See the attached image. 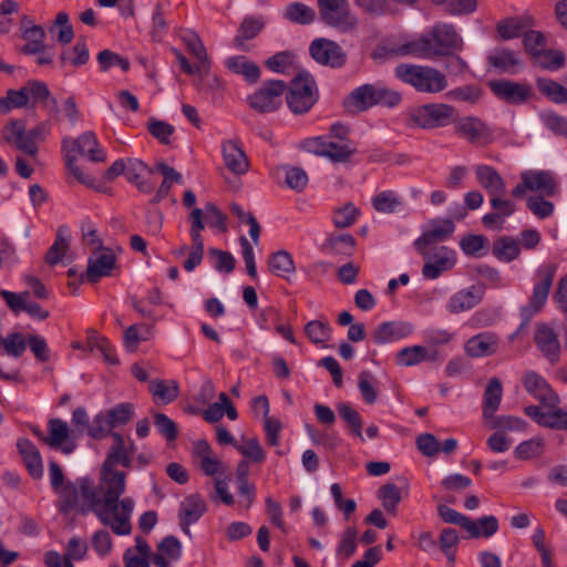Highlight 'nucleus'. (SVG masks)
<instances>
[{"instance_id": "nucleus-51", "label": "nucleus", "mask_w": 567, "mask_h": 567, "mask_svg": "<svg viewBox=\"0 0 567 567\" xmlns=\"http://www.w3.org/2000/svg\"><path fill=\"white\" fill-rule=\"evenodd\" d=\"M264 22L259 19L247 17L243 20L234 43L241 49L246 40L254 39L262 30Z\"/></svg>"}, {"instance_id": "nucleus-12", "label": "nucleus", "mask_w": 567, "mask_h": 567, "mask_svg": "<svg viewBox=\"0 0 567 567\" xmlns=\"http://www.w3.org/2000/svg\"><path fill=\"white\" fill-rule=\"evenodd\" d=\"M309 52L312 59L321 64L331 68H341L346 63V53L334 41L319 38L311 42Z\"/></svg>"}, {"instance_id": "nucleus-8", "label": "nucleus", "mask_w": 567, "mask_h": 567, "mask_svg": "<svg viewBox=\"0 0 567 567\" xmlns=\"http://www.w3.org/2000/svg\"><path fill=\"white\" fill-rule=\"evenodd\" d=\"M461 43L462 39L452 23L437 22L427 34V58L432 54L450 55Z\"/></svg>"}, {"instance_id": "nucleus-48", "label": "nucleus", "mask_w": 567, "mask_h": 567, "mask_svg": "<svg viewBox=\"0 0 567 567\" xmlns=\"http://www.w3.org/2000/svg\"><path fill=\"white\" fill-rule=\"evenodd\" d=\"M87 343L90 350L99 351L103 355V359L107 364H118V360L115 353L113 352V348L107 339L99 336L95 331H91L87 337Z\"/></svg>"}, {"instance_id": "nucleus-64", "label": "nucleus", "mask_w": 567, "mask_h": 567, "mask_svg": "<svg viewBox=\"0 0 567 567\" xmlns=\"http://www.w3.org/2000/svg\"><path fill=\"white\" fill-rule=\"evenodd\" d=\"M524 47L533 59L547 48L546 37L539 31L526 30L524 34Z\"/></svg>"}, {"instance_id": "nucleus-45", "label": "nucleus", "mask_w": 567, "mask_h": 567, "mask_svg": "<svg viewBox=\"0 0 567 567\" xmlns=\"http://www.w3.org/2000/svg\"><path fill=\"white\" fill-rule=\"evenodd\" d=\"M455 225L450 218H434L427 223V245L431 241H442L451 236Z\"/></svg>"}, {"instance_id": "nucleus-55", "label": "nucleus", "mask_w": 567, "mask_h": 567, "mask_svg": "<svg viewBox=\"0 0 567 567\" xmlns=\"http://www.w3.org/2000/svg\"><path fill=\"white\" fill-rule=\"evenodd\" d=\"M543 125L553 134L567 138V118L554 111H545L539 114Z\"/></svg>"}, {"instance_id": "nucleus-50", "label": "nucleus", "mask_w": 567, "mask_h": 567, "mask_svg": "<svg viewBox=\"0 0 567 567\" xmlns=\"http://www.w3.org/2000/svg\"><path fill=\"white\" fill-rule=\"evenodd\" d=\"M373 208L382 214L395 213L402 205L401 197L392 192L384 190L379 193L372 200Z\"/></svg>"}, {"instance_id": "nucleus-54", "label": "nucleus", "mask_w": 567, "mask_h": 567, "mask_svg": "<svg viewBox=\"0 0 567 567\" xmlns=\"http://www.w3.org/2000/svg\"><path fill=\"white\" fill-rule=\"evenodd\" d=\"M544 446V439L539 436L533 437L519 443L514 451V455L516 458L523 461L538 457L543 454Z\"/></svg>"}, {"instance_id": "nucleus-1", "label": "nucleus", "mask_w": 567, "mask_h": 567, "mask_svg": "<svg viewBox=\"0 0 567 567\" xmlns=\"http://www.w3.org/2000/svg\"><path fill=\"white\" fill-rule=\"evenodd\" d=\"M111 436L113 444L101 467L97 486L112 522V532L125 536L132 533L135 502L132 497H121L126 491V474L114 470V466L132 467L136 446L131 439L125 440L117 432H111Z\"/></svg>"}, {"instance_id": "nucleus-42", "label": "nucleus", "mask_w": 567, "mask_h": 567, "mask_svg": "<svg viewBox=\"0 0 567 567\" xmlns=\"http://www.w3.org/2000/svg\"><path fill=\"white\" fill-rule=\"evenodd\" d=\"M45 31L42 27L25 30L23 34H21L25 44L20 49V51L25 55H33L42 52L43 48L48 47L45 44Z\"/></svg>"}, {"instance_id": "nucleus-49", "label": "nucleus", "mask_w": 567, "mask_h": 567, "mask_svg": "<svg viewBox=\"0 0 567 567\" xmlns=\"http://www.w3.org/2000/svg\"><path fill=\"white\" fill-rule=\"evenodd\" d=\"M460 537L454 528H444L441 532L439 544L442 553L447 558V563L450 567L454 566L455 556H456V546L458 544Z\"/></svg>"}, {"instance_id": "nucleus-11", "label": "nucleus", "mask_w": 567, "mask_h": 567, "mask_svg": "<svg viewBox=\"0 0 567 567\" xmlns=\"http://www.w3.org/2000/svg\"><path fill=\"white\" fill-rule=\"evenodd\" d=\"M523 385L527 393L539 401L544 408H556L560 399L547 380L535 371H527L523 377Z\"/></svg>"}, {"instance_id": "nucleus-37", "label": "nucleus", "mask_w": 567, "mask_h": 567, "mask_svg": "<svg viewBox=\"0 0 567 567\" xmlns=\"http://www.w3.org/2000/svg\"><path fill=\"white\" fill-rule=\"evenodd\" d=\"M70 246V233L66 226H60L56 230L55 240L45 255V261L53 266L59 264L65 256Z\"/></svg>"}, {"instance_id": "nucleus-26", "label": "nucleus", "mask_w": 567, "mask_h": 567, "mask_svg": "<svg viewBox=\"0 0 567 567\" xmlns=\"http://www.w3.org/2000/svg\"><path fill=\"white\" fill-rule=\"evenodd\" d=\"M320 19L327 25L342 33L352 32L358 25V19L350 12L348 3L339 6V9H336V11H329L328 17L321 14Z\"/></svg>"}, {"instance_id": "nucleus-40", "label": "nucleus", "mask_w": 567, "mask_h": 567, "mask_svg": "<svg viewBox=\"0 0 567 567\" xmlns=\"http://www.w3.org/2000/svg\"><path fill=\"white\" fill-rule=\"evenodd\" d=\"M379 381L371 371L363 370L358 375V389L363 402L371 405L378 401Z\"/></svg>"}, {"instance_id": "nucleus-36", "label": "nucleus", "mask_w": 567, "mask_h": 567, "mask_svg": "<svg viewBox=\"0 0 567 567\" xmlns=\"http://www.w3.org/2000/svg\"><path fill=\"white\" fill-rule=\"evenodd\" d=\"M498 530V519L494 515L482 516L477 520L470 517L466 533L471 538H489Z\"/></svg>"}, {"instance_id": "nucleus-18", "label": "nucleus", "mask_w": 567, "mask_h": 567, "mask_svg": "<svg viewBox=\"0 0 567 567\" xmlns=\"http://www.w3.org/2000/svg\"><path fill=\"white\" fill-rule=\"evenodd\" d=\"M206 511V503L200 495L192 494L185 497L179 505L178 512L179 525L183 532L189 535V526L198 522Z\"/></svg>"}, {"instance_id": "nucleus-15", "label": "nucleus", "mask_w": 567, "mask_h": 567, "mask_svg": "<svg viewBox=\"0 0 567 567\" xmlns=\"http://www.w3.org/2000/svg\"><path fill=\"white\" fill-rule=\"evenodd\" d=\"M116 266V257L112 250L101 248L89 257L85 278L92 284H96L101 278L112 275Z\"/></svg>"}, {"instance_id": "nucleus-2", "label": "nucleus", "mask_w": 567, "mask_h": 567, "mask_svg": "<svg viewBox=\"0 0 567 567\" xmlns=\"http://www.w3.org/2000/svg\"><path fill=\"white\" fill-rule=\"evenodd\" d=\"M49 476L51 486L59 497L58 509L60 513L74 512L82 516L93 513L103 525L112 528V522L103 504L99 486L91 477H79L74 482L64 483L62 468L54 460L49 462Z\"/></svg>"}, {"instance_id": "nucleus-57", "label": "nucleus", "mask_w": 567, "mask_h": 567, "mask_svg": "<svg viewBox=\"0 0 567 567\" xmlns=\"http://www.w3.org/2000/svg\"><path fill=\"white\" fill-rule=\"evenodd\" d=\"M359 214L360 210L352 203H347L333 210L332 221L337 228H347L355 223Z\"/></svg>"}, {"instance_id": "nucleus-31", "label": "nucleus", "mask_w": 567, "mask_h": 567, "mask_svg": "<svg viewBox=\"0 0 567 567\" xmlns=\"http://www.w3.org/2000/svg\"><path fill=\"white\" fill-rule=\"evenodd\" d=\"M503 396V385L499 379L492 378L483 394V417H493L498 410Z\"/></svg>"}, {"instance_id": "nucleus-24", "label": "nucleus", "mask_w": 567, "mask_h": 567, "mask_svg": "<svg viewBox=\"0 0 567 567\" xmlns=\"http://www.w3.org/2000/svg\"><path fill=\"white\" fill-rule=\"evenodd\" d=\"M483 295V289L477 286L462 289L450 298L446 308L452 313L470 310L481 302Z\"/></svg>"}, {"instance_id": "nucleus-23", "label": "nucleus", "mask_w": 567, "mask_h": 567, "mask_svg": "<svg viewBox=\"0 0 567 567\" xmlns=\"http://www.w3.org/2000/svg\"><path fill=\"white\" fill-rule=\"evenodd\" d=\"M454 338V332L447 329H431L427 331V362H441L446 357L444 347Z\"/></svg>"}, {"instance_id": "nucleus-58", "label": "nucleus", "mask_w": 567, "mask_h": 567, "mask_svg": "<svg viewBox=\"0 0 567 567\" xmlns=\"http://www.w3.org/2000/svg\"><path fill=\"white\" fill-rule=\"evenodd\" d=\"M378 497L385 511L394 513L401 501V493L395 484L386 483L378 491Z\"/></svg>"}, {"instance_id": "nucleus-20", "label": "nucleus", "mask_w": 567, "mask_h": 567, "mask_svg": "<svg viewBox=\"0 0 567 567\" xmlns=\"http://www.w3.org/2000/svg\"><path fill=\"white\" fill-rule=\"evenodd\" d=\"M4 140L13 144L18 150L31 157H35L39 147L37 143L27 134L25 127L21 122H12L4 127Z\"/></svg>"}, {"instance_id": "nucleus-60", "label": "nucleus", "mask_w": 567, "mask_h": 567, "mask_svg": "<svg viewBox=\"0 0 567 567\" xmlns=\"http://www.w3.org/2000/svg\"><path fill=\"white\" fill-rule=\"evenodd\" d=\"M355 246V239L350 234H342L338 236H331L326 239L324 247L329 248L333 252L350 255L352 254Z\"/></svg>"}, {"instance_id": "nucleus-52", "label": "nucleus", "mask_w": 567, "mask_h": 567, "mask_svg": "<svg viewBox=\"0 0 567 567\" xmlns=\"http://www.w3.org/2000/svg\"><path fill=\"white\" fill-rule=\"evenodd\" d=\"M527 25L522 18H509L498 22L497 32L503 40L524 37Z\"/></svg>"}, {"instance_id": "nucleus-19", "label": "nucleus", "mask_w": 567, "mask_h": 567, "mask_svg": "<svg viewBox=\"0 0 567 567\" xmlns=\"http://www.w3.org/2000/svg\"><path fill=\"white\" fill-rule=\"evenodd\" d=\"M474 173L478 185L487 192L491 198L506 193V184L493 166L486 164L475 165Z\"/></svg>"}, {"instance_id": "nucleus-27", "label": "nucleus", "mask_w": 567, "mask_h": 567, "mask_svg": "<svg viewBox=\"0 0 567 567\" xmlns=\"http://www.w3.org/2000/svg\"><path fill=\"white\" fill-rule=\"evenodd\" d=\"M221 151L225 165L230 172L243 175L248 171L249 163L247 156L236 142H224Z\"/></svg>"}, {"instance_id": "nucleus-7", "label": "nucleus", "mask_w": 567, "mask_h": 567, "mask_svg": "<svg viewBox=\"0 0 567 567\" xmlns=\"http://www.w3.org/2000/svg\"><path fill=\"white\" fill-rule=\"evenodd\" d=\"M286 83L281 80H270L247 97L249 106L265 114L277 111L282 104Z\"/></svg>"}, {"instance_id": "nucleus-17", "label": "nucleus", "mask_w": 567, "mask_h": 567, "mask_svg": "<svg viewBox=\"0 0 567 567\" xmlns=\"http://www.w3.org/2000/svg\"><path fill=\"white\" fill-rule=\"evenodd\" d=\"M456 264V254L445 246L427 249V279H436L450 271Z\"/></svg>"}, {"instance_id": "nucleus-14", "label": "nucleus", "mask_w": 567, "mask_h": 567, "mask_svg": "<svg viewBox=\"0 0 567 567\" xmlns=\"http://www.w3.org/2000/svg\"><path fill=\"white\" fill-rule=\"evenodd\" d=\"M456 133L472 144H487L492 140L491 128L478 117L466 116L456 120Z\"/></svg>"}, {"instance_id": "nucleus-21", "label": "nucleus", "mask_w": 567, "mask_h": 567, "mask_svg": "<svg viewBox=\"0 0 567 567\" xmlns=\"http://www.w3.org/2000/svg\"><path fill=\"white\" fill-rule=\"evenodd\" d=\"M498 346V337L489 331L481 332L470 338L464 350L471 358L488 357L496 352Z\"/></svg>"}, {"instance_id": "nucleus-34", "label": "nucleus", "mask_w": 567, "mask_h": 567, "mask_svg": "<svg viewBox=\"0 0 567 567\" xmlns=\"http://www.w3.org/2000/svg\"><path fill=\"white\" fill-rule=\"evenodd\" d=\"M394 73L401 81L414 86L421 92L425 91V70L423 66L403 63L395 68Z\"/></svg>"}, {"instance_id": "nucleus-28", "label": "nucleus", "mask_w": 567, "mask_h": 567, "mask_svg": "<svg viewBox=\"0 0 567 567\" xmlns=\"http://www.w3.org/2000/svg\"><path fill=\"white\" fill-rule=\"evenodd\" d=\"M375 84H363L354 89L344 100V105L350 112H363L373 106Z\"/></svg>"}, {"instance_id": "nucleus-39", "label": "nucleus", "mask_w": 567, "mask_h": 567, "mask_svg": "<svg viewBox=\"0 0 567 567\" xmlns=\"http://www.w3.org/2000/svg\"><path fill=\"white\" fill-rule=\"evenodd\" d=\"M520 254L518 240L509 236H503L493 244V255L501 261L511 262Z\"/></svg>"}, {"instance_id": "nucleus-6", "label": "nucleus", "mask_w": 567, "mask_h": 567, "mask_svg": "<svg viewBox=\"0 0 567 567\" xmlns=\"http://www.w3.org/2000/svg\"><path fill=\"white\" fill-rule=\"evenodd\" d=\"M302 147L312 154L324 156L334 163H346L355 153L357 147L350 142H334L330 136L307 138Z\"/></svg>"}, {"instance_id": "nucleus-13", "label": "nucleus", "mask_w": 567, "mask_h": 567, "mask_svg": "<svg viewBox=\"0 0 567 567\" xmlns=\"http://www.w3.org/2000/svg\"><path fill=\"white\" fill-rule=\"evenodd\" d=\"M488 85L496 97L513 105L524 104L533 93L530 85L509 80H494Z\"/></svg>"}, {"instance_id": "nucleus-3", "label": "nucleus", "mask_w": 567, "mask_h": 567, "mask_svg": "<svg viewBox=\"0 0 567 567\" xmlns=\"http://www.w3.org/2000/svg\"><path fill=\"white\" fill-rule=\"evenodd\" d=\"M62 152L68 171L81 184L93 187L94 177L84 173L76 163V153L86 156L91 162L103 163L106 161L105 151L100 146L96 135L92 131L84 132L78 138L64 137Z\"/></svg>"}, {"instance_id": "nucleus-29", "label": "nucleus", "mask_w": 567, "mask_h": 567, "mask_svg": "<svg viewBox=\"0 0 567 567\" xmlns=\"http://www.w3.org/2000/svg\"><path fill=\"white\" fill-rule=\"evenodd\" d=\"M456 110L444 103H427V128L445 127L456 122Z\"/></svg>"}, {"instance_id": "nucleus-10", "label": "nucleus", "mask_w": 567, "mask_h": 567, "mask_svg": "<svg viewBox=\"0 0 567 567\" xmlns=\"http://www.w3.org/2000/svg\"><path fill=\"white\" fill-rule=\"evenodd\" d=\"M486 63L489 69L511 75L517 74L524 69L520 52L502 45L489 51Z\"/></svg>"}, {"instance_id": "nucleus-33", "label": "nucleus", "mask_w": 567, "mask_h": 567, "mask_svg": "<svg viewBox=\"0 0 567 567\" xmlns=\"http://www.w3.org/2000/svg\"><path fill=\"white\" fill-rule=\"evenodd\" d=\"M155 403L169 404L175 401L179 393L178 383L174 380H153L148 385Z\"/></svg>"}, {"instance_id": "nucleus-22", "label": "nucleus", "mask_w": 567, "mask_h": 567, "mask_svg": "<svg viewBox=\"0 0 567 567\" xmlns=\"http://www.w3.org/2000/svg\"><path fill=\"white\" fill-rule=\"evenodd\" d=\"M17 447L29 474L40 480L43 476V462L39 449L28 439H19Z\"/></svg>"}, {"instance_id": "nucleus-43", "label": "nucleus", "mask_w": 567, "mask_h": 567, "mask_svg": "<svg viewBox=\"0 0 567 567\" xmlns=\"http://www.w3.org/2000/svg\"><path fill=\"white\" fill-rule=\"evenodd\" d=\"M269 269L278 277L289 278L295 272L292 256L286 250L272 254L269 259Z\"/></svg>"}, {"instance_id": "nucleus-25", "label": "nucleus", "mask_w": 567, "mask_h": 567, "mask_svg": "<svg viewBox=\"0 0 567 567\" xmlns=\"http://www.w3.org/2000/svg\"><path fill=\"white\" fill-rule=\"evenodd\" d=\"M412 332L409 323L386 321L379 324L372 333V339L378 344L398 341Z\"/></svg>"}, {"instance_id": "nucleus-63", "label": "nucleus", "mask_w": 567, "mask_h": 567, "mask_svg": "<svg viewBox=\"0 0 567 567\" xmlns=\"http://www.w3.org/2000/svg\"><path fill=\"white\" fill-rule=\"evenodd\" d=\"M357 549V530L354 527H347L341 535L340 543L336 549L338 557L350 558Z\"/></svg>"}, {"instance_id": "nucleus-5", "label": "nucleus", "mask_w": 567, "mask_h": 567, "mask_svg": "<svg viewBox=\"0 0 567 567\" xmlns=\"http://www.w3.org/2000/svg\"><path fill=\"white\" fill-rule=\"evenodd\" d=\"M317 97L315 80L308 73H299L291 81L286 99L295 114H303L312 107Z\"/></svg>"}, {"instance_id": "nucleus-38", "label": "nucleus", "mask_w": 567, "mask_h": 567, "mask_svg": "<svg viewBox=\"0 0 567 567\" xmlns=\"http://www.w3.org/2000/svg\"><path fill=\"white\" fill-rule=\"evenodd\" d=\"M226 66L236 74H241L249 83H256L260 78L259 66L245 56H233L226 61Z\"/></svg>"}, {"instance_id": "nucleus-59", "label": "nucleus", "mask_w": 567, "mask_h": 567, "mask_svg": "<svg viewBox=\"0 0 567 567\" xmlns=\"http://www.w3.org/2000/svg\"><path fill=\"white\" fill-rule=\"evenodd\" d=\"M402 101V96L399 92L386 87L381 83H375V93L373 96V106L382 105L386 107H394Z\"/></svg>"}, {"instance_id": "nucleus-4", "label": "nucleus", "mask_w": 567, "mask_h": 567, "mask_svg": "<svg viewBox=\"0 0 567 567\" xmlns=\"http://www.w3.org/2000/svg\"><path fill=\"white\" fill-rule=\"evenodd\" d=\"M557 271L555 264H543L536 271L537 281L534 285L533 293L527 305L523 306L519 310L522 322L515 333L511 336V339L527 328L532 318L540 312L543 307L546 305L553 281Z\"/></svg>"}, {"instance_id": "nucleus-62", "label": "nucleus", "mask_w": 567, "mask_h": 567, "mask_svg": "<svg viewBox=\"0 0 567 567\" xmlns=\"http://www.w3.org/2000/svg\"><path fill=\"white\" fill-rule=\"evenodd\" d=\"M234 446L240 454L252 462L261 463L266 458V454L256 437L247 439L241 444H234Z\"/></svg>"}, {"instance_id": "nucleus-41", "label": "nucleus", "mask_w": 567, "mask_h": 567, "mask_svg": "<svg viewBox=\"0 0 567 567\" xmlns=\"http://www.w3.org/2000/svg\"><path fill=\"white\" fill-rule=\"evenodd\" d=\"M435 6L453 17L470 16L477 9V0H431Z\"/></svg>"}, {"instance_id": "nucleus-46", "label": "nucleus", "mask_w": 567, "mask_h": 567, "mask_svg": "<svg viewBox=\"0 0 567 567\" xmlns=\"http://www.w3.org/2000/svg\"><path fill=\"white\" fill-rule=\"evenodd\" d=\"M539 92L556 104L567 103V89L561 84L545 78L536 81Z\"/></svg>"}, {"instance_id": "nucleus-35", "label": "nucleus", "mask_w": 567, "mask_h": 567, "mask_svg": "<svg viewBox=\"0 0 567 567\" xmlns=\"http://www.w3.org/2000/svg\"><path fill=\"white\" fill-rule=\"evenodd\" d=\"M337 411L339 416L346 423L351 435L359 437L364 441L362 434L363 420L360 413L349 403L340 402L337 404Z\"/></svg>"}, {"instance_id": "nucleus-61", "label": "nucleus", "mask_w": 567, "mask_h": 567, "mask_svg": "<svg viewBox=\"0 0 567 567\" xmlns=\"http://www.w3.org/2000/svg\"><path fill=\"white\" fill-rule=\"evenodd\" d=\"M196 74L198 78L194 84L199 91L213 93L221 87L218 76L208 71V63H203L200 72Z\"/></svg>"}, {"instance_id": "nucleus-47", "label": "nucleus", "mask_w": 567, "mask_h": 567, "mask_svg": "<svg viewBox=\"0 0 567 567\" xmlns=\"http://www.w3.org/2000/svg\"><path fill=\"white\" fill-rule=\"evenodd\" d=\"M178 35L198 62L208 63L207 51L196 32L189 29H181Z\"/></svg>"}, {"instance_id": "nucleus-30", "label": "nucleus", "mask_w": 567, "mask_h": 567, "mask_svg": "<svg viewBox=\"0 0 567 567\" xmlns=\"http://www.w3.org/2000/svg\"><path fill=\"white\" fill-rule=\"evenodd\" d=\"M520 179H526L529 190L539 192L551 196L555 194L556 183L553 175L546 171H525L520 174Z\"/></svg>"}, {"instance_id": "nucleus-56", "label": "nucleus", "mask_w": 567, "mask_h": 567, "mask_svg": "<svg viewBox=\"0 0 567 567\" xmlns=\"http://www.w3.org/2000/svg\"><path fill=\"white\" fill-rule=\"evenodd\" d=\"M533 62L543 69L559 70L565 63V55L561 51L545 49L532 59Z\"/></svg>"}, {"instance_id": "nucleus-16", "label": "nucleus", "mask_w": 567, "mask_h": 567, "mask_svg": "<svg viewBox=\"0 0 567 567\" xmlns=\"http://www.w3.org/2000/svg\"><path fill=\"white\" fill-rule=\"evenodd\" d=\"M534 340L538 350L550 363L554 364L559 360L560 342L551 327L546 323L537 324Z\"/></svg>"}, {"instance_id": "nucleus-9", "label": "nucleus", "mask_w": 567, "mask_h": 567, "mask_svg": "<svg viewBox=\"0 0 567 567\" xmlns=\"http://www.w3.org/2000/svg\"><path fill=\"white\" fill-rule=\"evenodd\" d=\"M79 431L71 430L69 424L61 419H50L48 421V434L45 444L51 449L60 450L64 454H71L76 449Z\"/></svg>"}, {"instance_id": "nucleus-44", "label": "nucleus", "mask_w": 567, "mask_h": 567, "mask_svg": "<svg viewBox=\"0 0 567 567\" xmlns=\"http://www.w3.org/2000/svg\"><path fill=\"white\" fill-rule=\"evenodd\" d=\"M284 17L297 24H310L316 18V12L302 2H292L286 7Z\"/></svg>"}, {"instance_id": "nucleus-53", "label": "nucleus", "mask_w": 567, "mask_h": 567, "mask_svg": "<svg viewBox=\"0 0 567 567\" xmlns=\"http://www.w3.org/2000/svg\"><path fill=\"white\" fill-rule=\"evenodd\" d=\"M305 333L315 344H324L331 338V328L328 322L311 320L305 326Z\"/></svg>"}, {"instance_id": "nucleus-32", "label": "nucleus", "mask_w": 567, "mask_h": 567, "mask_svg": "<svg viewBox=\"0 0 567 567\" xmlns=\"http://www.w3.org/2000/svg\"><path fill=\"white\" fill-rule=\"evenodd\" d=\"M389 56H422L425 53V35L422 34L417 39L405 40L398 45H383L380 48Z\"/></svg>"}]
</instances>
